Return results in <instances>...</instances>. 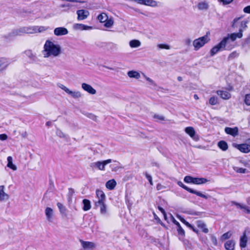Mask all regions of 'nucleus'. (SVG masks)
Listing matches in <instances>:
<instances>
[{
	"label": "nucleus",
	"mask_w": 250,
	"mask_h": 250,
	"mask_svg": "<svg viewBox=\"0 0 250 250\" xmlns=\"http://www.w3.org/2000/svg\"><path fill=\"white\" fill-rule=\"evenodd\" d=\"M95 206L97 208H100V211L101 214H105L107 213V206L105 201L95 202Z\"/></svg>",
	"instance_id": "obj_8"
},
{
	"label": "nucleus",
	"mask_w": 250,
	"mask_h": 250,
	"mask_svg": "<svg viewBox=\"0 0 250 250\" xmlns=\"http://www.w3.org/2000/svg\"><path fill=\"white\" fill-rule=\"evenodd\" d=\"M208 7V4L206 2H199L197 6L198 8L201 10H207Z\"/></svg>",
	"instance_id": "obj_29"
},
{
	"label": "nucleus",
	"mask_w": 250,
	"mask_h": 250,
	"mask_svg": "<svg viewBox=\"0 0 250 250\" xmlns=\"http://www.w3.org/2000/svg\"><path fill=\"white\" fill-rule=\"evenodd\" d=\"M242 45L243 46H250V34L246 39H244L242 42Z\"/></svg>",
	"instance_id": "obj_39"
},
{
	"label": "nucleus",
	"mask_w": 250,
	"mask_h": 250,
	"mask_svg": "<svg viewBox=\"0 0 250 250\" xmlns=\"http://www.w3.org/2000/svg\"><path fill=\"white\" fill-rule=\"evenodd\" d=\"M60 87L67 93H68V92L69 91V89L67 87H66L65 86H64L62 84H61V85Z\"/></svg>",
	"instance_id": "obj_54"
},
{
	"label": "nucleus",
	"mask_w": 250,
	"mask_h": 250,
	"mask_svg": "<svg viewBox=\"0 0 250 250\" xmlns=\"http://www.w3.org/2000/svg\"><path fill=\"white\" fill-rule=\"evenodd\" d=\"M158 209L161 212V213L164 215V216H166V212L165 210V209L161 207L158 206Z\"/></svg>",
	"instance_id": "obj_51"
},
{
	"label": "nucleus",
	"mask_w": 250,
	"mask_h": 250,
	"mask_svg": "<svg viewBox=\"0 0 250 250\" xmlns=\"http://www.w3.org/2000/svg\"><path fill=\"white\" fill-rule=\"evenodd\" d=\"M216 93L219 95L221 98L225 100L229 99L231 97L230 94L227 91L217 90Z\"/></svg>",
	"instance_id": "obj_16"
},
{
	"label": "nucleus",
	"mask_w": 250,
	"mask_h": 250,
	"mask_svg": "<svg viewBox=\"0 0 250 250\" xmlns=\"http://www.w3.org/2000/svg\"><path fill=\"white\" fill-rule=\"evenodd\" d=\"M234 170L237 173H245L247 172V169L242 167H236Z\"/></svg>",
	"instance_id": "obj_42"
},
{
	"label": "nucleus",
	"mask_w": 250,
	"mask_h": 250,
	"mask_svg": "<svg viewBox=\"0 0 250 250\" xmlns=\"http://www.w3.org/2000/svg\"><path fill=\"white\" fill-rule=\"evenodd\" d=\"M248 243V238L246 232H243L240 238V247L241 249L246 247Z\"/></svg>",
	"instance_id": "obj_13"
},
{
	"label": "nucleus",
	"mask_w": 250,
	"mask_h": 250,
	"mask_svg": "<svg viewBox=\"0 0 250 250\" xmlns=\"http://www.w3.org/2000/svg\"><path fill=\"white\" fill-rule=\"evenodd\" d=\"M153 118L160 121H165V117L158 114H154L153 116Z\"/></svg>",
	"instance_id": "obj_46"
},
{
	"label": "nucleus",
	"mask_w": 250,
	"mask_h": 250,
	"mask_svg": "<svg viewBox=\"0 0 250 250\" xmlns=\"http://www.w3.org/2000/svg\"><path fill=\"white\" fill-rule=\"evenodd\" d=\"M95 166L97 167L99 170H104L105 169V165L103 161H98L95 163Z\"/></svg>",
	"instance_id": "obj_31"
},
{
	"label": "nucleus",
	"mask_w": 250,
	"mask_h": 250,
	"mask_svg": "<svg viewBox=\"0 0 250 250\" xmlns=\"http://www.w3.org/2000/svg\"><path fill=\"white\" fill-rule=\"evenodd\" d=\"M9 65V62L7 59L5 58H0V71H2L7 67Z\"/></svg>",
	"instance_id": "obj_17"
},
{
	"label": "nucleus",
	"mask_w": 250,
	"mask_h": 250,
	"mask_svg": "<svg viewBox=\"0 0 250 250\" xmlns=\"http://www.w3.org/2000/svg\"><path fill=\"white\" fill-rule=\"evenodd\" d=\"M145 176H146V178L147 179V180L148 181L150 185L151 186H152L153 185V183L152 178L151 176L149 174H148V173H146Z\"/></svg>",
	"instance_id": "obj_44"
},
{
	"label": "nucleus",
	"mask_w": 250,
	"mask_h": 250,
	"mask_svg": "<svg viewBox=\"0 0 250 250\" xmlns=\"http://www.w3.org/2000/svg\"><path fill=\"white\" fill-rule=\"evenodd\" d=\"M77 13L79 16H88L89 14L87 11L83 9L78 10Z\"/></svg>",
	"instance_id": "obj_40"
},
{
	"label": "nucleus",
	"mask_w": 250,
	"mask_h": 250,
	"mask_svg": "<svg viewBox=\"0 0 250 250\" xmlns=\"http://www.w3.org/2000/svg\"><path fill=\"white\" fill-rule=\"evenodd\" d=\"M116 182L114 179L108 180L105 184L106 188L109 189H113L116 186Z\"/></svg>",
	"instance_id": "obj_20"
},
{
	"label": "nucleus",
	"mask_w": 250,
	"mask_h": 250,
	"mask_svg": "<svg viewBox=\"0 0 250 250\" xmlns=\"http://www.w3.org/2000/svg\"><path fill=\"white\" fill-rule=\"evenodd\" d=\"M232 235L230 231H228L226 233H224L221 237V239L222 240H225L228 239H229Z\"/></svg>",
	"instance_id": "obj_38"
},
{
	"label": "nucleus",
	"mask_w": 250,
	"mask_h": 250,
	"mask_svg": "<svg viewBox=\"0 0 250 250\" xmlns=\"http://www.w3.org/2000/svg\"><path fill=\"white\" fill-rule=\"evenodd\" d=\"M129 45L133 48L137 47L141 45V42L139 40H133L129 42Z\"/></svg>",
	"instance_id": "obj_33"
},
{
	"label": "nucleus",
	"mask_w": 250,
	"mask_h": 250,
	"mask_svg": "<svg viewBox=\"0 0 250 250\" xmlns=\"http://www.w3.org/2000/svg\"><path fill=\"white\" fill-rule=\"evenodd\" d=\"M248 21H242L241 22L240 27L239 29V31L238 33L241 32L242 34H243V31L247 27Z\"/></svg>",
	"instance_id": "obj_34"
},
{
	"label": "nucleus",
	"mask_w": 250,
	"mask_h": 250,
	"mask_svg": "<svg viewBox=\"0 0 250 250\" xmlns=\"http://www.w3.org/2000/svg\"><path fill=\"white\" fill-rule=\"evenodd\" d=\"M80 242L83 248L85 250H93L96 247L95 244L92 242L85 241L82 239L80 240Z\"/></svg>",
	"instance_id": "obj_7"
},
{
	"label": "nucleus",
	"mask_w": 250,
	"mask_h": 250,
	"mask_svg": "<svg viewBox=\"0 0 250 250\" xmlns=\"http://www.w3.org/2000/svg\"><path fill=\"white\" fill-rule=\"evenodd\" d=\"M196 224L197 227L204 233H208L209 230L207 228V225L203 220H199L196 221Z\"/></svg>",
	"instance_id": "obj_9"
},
{
	"label": "nucleus",
	"mask_w": 250,
	"mask_h": 250,
	"mask_svg": "<svg viewBox=\"0 0 250 250\" xmlns=\"http://www.w3.org/2000/svg\"><path fill=\"white\" fill-rule=\"evenodd\" d=\"M98 20L101 23H104V27L107 28L111 27L113 24V20L111 17H97Z\"/></svg>",
	"instance_id": "obj_5"
},
{
	"label": "nucleus",
	"mask_w": 250,
	"mask_h": 250,
	"mask_svg": "<svg viewBox=\"0 0 250 250\" xmlns=\"http://www.w3.org/2000/svg\"><path fill=\"white\" fill-rule=\"evenodd\" d=\"M241 17H239L238 18H236V19H235L233 20V23H232V26L233 27H235L236 22L237 21H238L240 20V19Z\"/></svg>",
	"instance_id": "obj_56"
},
{
	"label": "nucleus",
	"mask_w": 250,
	"mask_h": 250,
	"mask_svg": "<svg viewBox=\"0 0 250 250\" xmlns=\"http://www.w3.org/2000/svg\"><path fill=\"white\" fill-rule=\"evenodd\" d=\"M211 240L214 246H217L218 245V241L217 238L213 235L210 236Z\"/></svg>",
	"instance_id": "obj_43"
},
{
	"label": "nucleus",
	"mask_w": 250,
	"mask_h": 250,
	"mask_svg": "<svg viewBox=\"0 0 250 250\" xmlns=\"http://www.w3.org/2000/svg\"><path fill=\"white\" fill-rule=\"evenodd\" d=\"M193 97H194V99L196 100H197L199 99V97L197 94H194Z\"/></svg>",
	"instance_id": "obj_62"
},
{
	"label": "nucleus",
	"mask_w": 250,
	"mask_h": 250,
	"mask_svg": "<svg viewBox=\"0 0 250 250\" xmlns=\"http://www.w3.org/2000/svg\"><path fill=\"white\" fill-rule=\"evenodd\" d=\"M177 231L178 234L179 236V238L184 239L185 237V231L183 228L181 226H179V227L177 228Z\"/></svg>",
	"instance_id": "obj_28"
},
{
	"label": "nucleus",
	"mask_w": 250,
	"mask_h": 250,
	"mask_svg": "<svg viewBox=\"0 0 250 250\" xmlns=\"http://www.w3.org/2000/svg\"><path fill=\"white\" fill-rule=\"evenodd\" d=\"M177 80H178V81H182V80H183V78H182V77H181V76H178V77H177Z\"/></svg>",
	"instance_id": "obj_63"
},
{
	"label": "nucleus",
	"mask_w": 250,
	"mask_h": 250,
	"mask_svg": "<svg viewBox=\"0 0 250 250\" xmlns=\"http://www.w3.org/2000/svg\"><path fill=\"white\" fill-rule=\"evenodd\" d=\"M239 56V53H237L236 51H234L231 52L229 56L228 59L229 60H232Z\"/></svg>",
	"instance_id": "obj_41"
},
{
	"label": "nucleus",
	"mask_w": 250,
	"mask_h": 250,
	"mask_svg": "<svg viewBox=\"0 0 250 250\" xmlns=\"http://www.w3.org/2000/svg\"><path fill=\"white\" fill-rule=\"evenodd\" d=\"M208 180L205 178H198L194 177V185H201L206 183Z\"/></svg>",
	"instance_id": "obj_23"
},
{
	"label": "nucleus",
	"mask_w": 250,
	"mask_h": 250,
	"mask_svg": "<svg viewBox=\"0 0 250 250\" xmlns=\"http://www.w3.org/2000/svg\"><path fill=\"white\" fill-rule=\"evenodd\" d=\"M226 250H234L235 248V242L232 240L226 241L224 244Z\"/></svg>",
	"instance_id": "obj_18"
},
{
	"label": "nucleus",
	"mask_w": 250,
	"mask_h": 250,
	"mask_svg": "<svg viewBox=\"0 0 250 250\" xmlns=\"http://www.w3.org/2000/svg\"><path fill=\"white\" fill-rule=\"evenodd\" d=\"M83 24L81 23H76L74 25V27L76 29H79L81 30V28L83 27Z\"/></svg>",
	"instance_id": "obj_48"
},
{
	"label": "nucleus",
	"mask_w": 250,
	"mask_h": 250,
	"mask_svg": "<svg viewBox=\"0 0 250 250\" xmlns=\"http://www.w3.org/2000/svg\"><path fill=\"white\" fill-rule=\"evenodd\" d=\"M225 131L227 134L230 135L233 137H235L238 134V128L237 127L233 128L226 127L225 128Z\"/></svg>",
	"instance_id": "obj_10"
},
{
	"label": "nucleus",
	"mask_w": 250,
	"mask_h": 250,
	"mask_svg": "<svg viewBox=\"0 0 250 250\" xmlns=\"http://www.w3.org/2000/svg\"><path fill=\"white\" fill-rule=\"evenodd\" d=\"M243 37V34L240 33H233L228 34L222 40L216 45L213 47L210 51V55L212 56L221 50H230L234 48L233 42L237 38L240 39Z\"/></svg>",
	"instance_id": "obj_1"
},
{
	"label": "nucleus",
	"mask_w": 250,
	"mask_h": 250,
	"mask_svg": "<svg viewBox=\"0 0 250 250\" xmlns=\"http://www.w3.org/2000/svg\"><path fill=\"white\" fill-rule=\"evenodd\" d=\"M173 222L176 226L177 228L179 227V226H181L180 224L174 219L173 221Z\"/></svg>",
	"instance_id": "obj_58"
},
{
	"label": "nucleus",
	"mask_w": 250,
	"mask_h": 250,
	"mask_svg": "<svg viewBox=\"0 0 250 250\" xmlns=\"http://www.w3.org/2000/svg\"><path fill=\"white\" fill-rule=\"evenodd\" d=\"M42 52L44 58L57 57L60 54L61 48L59 45L54 44L50 40H47L44 44Z\"/></svg>",
	"instance_id": "obj_2"
},
{
	"label": "nucleus",
	"mask_w": 250,
	"mask_h": 250,
	"mask_svg": "<svg viewBox=\"0 0 250 250\" xmlns=\"http://www.w3.org/2000/svg\"><path fill=\"white\" fill-rule=\"evenodd\" d=\"M218 146L223 151H226L228 149V145L227 143L223 140L220 141L218 143Z\"/></svg>",
	"instance_id": "obj_24"
},
{
	"label": "nucleus",
	"mask_w": 250,
	"mask_h": 250,
	"mask_svg": "<svg viewBox=\"0 0 250 250\" xmlns=\"http://www.w3.org/2000/svg\"><path fill=\"white\" fill-rule=\"evenodd\" d=\"M54 32L56 36H62L67 34L68 30L64 27H57L54 29Z\"/></svg>",
	"instance_id": "obj_12"
},
{
	"label": "nucleus",
	"mask_w": 250,
	"mask_h": 250,
	"mask_svg": "<svg viewBox=\"0 0 250 250\" xmlns=\"http://www.w3.org/2000/svg\"><path fill=\"white\" fill-rule=\"evenodd\" d=\"M209 103L211 105H216L218 103V98L216 97L212 96L209 99Z\"/></svg>",
	"instance_id": "obj_36"
},
{
	"label": "nucleus",
	"mask_w": 250,
	"mask_h": 250,
	"mask_svg": "<svg viewBox=\"0 0 250 250\" xmlns=\"http://www.w3.org/2000/svg\"><path fill=\"white\" fill-rule=\"evenodd\" d=\"M233 203L237 208L242 209L247 214H250V208L249 207L235 202H233Z\"/></svg>",
	"instance_id": "obj_14"
},
{
	"label": "nucleus",
	"mask_w": 250,
	"mask_h": 250,
	"mask_svg": "<svg viewBox=\"0 0 250 250\" xmlns=\"http://www.w3.org/2000/svg\"><path fill=\"white\" fill-rule=\"evenodd\" d=\"M103 14L105 15V16H107V14H106L104 13H102L99 14L98 16H103Z\"/></svg>",
	"instance_id": "obj_64"
},
{
	"label": "nucleus",
	"mask_w": 250,
	"mask_h": 250,
	"mask_svg": "<svg viewBox=\"0 0 250 250\" xmlns=\"http://www.w3.org/2000/svg\"><path fill=\"white\" fill-rule=\"evenodd\" d=\"M177 185L182 188L184 189L185 190L188 192L189 193L195 194L205 199H208L211 197V196L209 195L204 194L200 191L195 190L192 188L188 187V186L184 185L181 181H178L177 182Z\"/></svg>",
	"instance_id": "obj_3"
},
{
	"label": "nucleus",
	"mask_w": 250,
	"mask_h": 250,
	"mask_svg": "<svg viewBox=\"0 0 250 250\" xmlns=\"http://www.w3.org/2000/svg\"><path fill=\"white\" fill-rule=\"evenodd\" d=\"M210 39L208 36V33L207 34L203 37H200L197 39H195L193 42V45L194 47L195 50H198L201 47L203 46L206 43L208 42Z\"/></svg>",
	"instance_id": "obj_4"
},
{
	"label": "nucleus",
	"mask_w": 250,
	"mask_h": 250,
	"mask_svg": "<svg viewBox=\"0 0 250 250\" xmlns=\"http://www.w3.org/2000/svg\"><path fill=\"white\" fill-rule=\"evenodd\" d=\"M57 206L59 208V210L60 213L62 214L66 215V212L67 211V208L65 206H64L61 203L58 202L57 204Z\"/></svg>",
	"instance_id": "obj_27"
},
{
	"label": "nucleus",
	"mask_w": 250,
	"mask_h": 250,
	"mask_svg": "<svg viewBox=\"0 0 250 250\" xmlns=\"http://www.w3.org/2000/svg\"><path fill=\"white\" fill-rule=\"evenodd\" d=\"M68 94L71 95L73 98H78L81 96V94L79 92L72 91L69 90L68 92Z\"/></svg>",
	"instance_id": "obj_37"
},
{
	"label": "nucleus",
	"mask_w": 250,
	"mask_h": 250,
	"mask_svg": "<svg viewBox=\"0 0 250 250\" xmlns=\"http://www.w3.org/2000/svg\"><path fill=\"white\" fill-rule=\"evenodd\" d=\"M82 87L85 91L91 94H95L96 93V90L88 84L83 83L82 84Z\"/></svg>",
	"instance_id": "obj_15"
},
{
	"label": "nucleus",
	"mask_w": 250,
	"mask_h": 250,
	"mask_svg": "<svg viewBox=\"0 0 250 250\" xmlns=\"http://www.w3.org/2000/svg\"><path fill=\"white\" fill-rule=\"evenodd\" d=\"M45 215L48 221L51 222L52 221V216L53 215V210L49 207H47L45 210Z\"/></svg>",
	"instance_id": "obj_19"
},
{
	"label": "nucleus",
	"mask_w": 250,
	"mask_h": 250,
	"mask_svg": "<svg viewBox=\"0 0 250 250\" xmlns=\"http://www.w3.org/2000/svg\"><path fill=\"white\" fill-rule=\"evenodd\" d=\"M92 27L90 26L85 25L84 24L83 25V27L81 28V30H89L92 29Z\"/></svg>",
	"instance_id": "obj_53"
},
{
	"label": "nucleus",
	"mask_w": 250,
	"mask_h": 250,
	"mask_svg": "<svg viewBox=\"0 0 250 250\" xmlns=\"http://www.w3.org/2000/svg\"><path fill=\"white\" fill-rule=\"evenodd\" d=\"M4 186H0V200L3 201L4 200L8 199L9 195L5 193L4 191Z\"/></svg>",
	"instance_id": "obj_21"
},
{
	"label": "nucleus",
	"mask_w": 250,
	"mask_h": 250,
	"mask_svg": "<svg viewBox=\"0 0 250 250\" xmlns=\"http://www.w3.org/2000/svg\"><path fill=\"white\" fill-rule=\"evenodd\" d=\"M127 75L130 78H134L138 79L140 78V74L136 71H129L127 72Z\"/></svg>",
	"instance_id": "obj_26"
},
{
	"label": "nucleus",
	"mask_w": 250,
	"mask_h": 250,
	"mask_svg": "<svg viewBox=\"0 0 250 250\" xmlns=\"http://www.w3.org/2000/svg\"><path fill=\"white\" fill-rule=\"evenodd\" d=\"M185 131L187 134L189 135L190 137L193 138L195 135V131L193 127L188 126L187 127Z\"/></svg>",
	"instance_id": "obj_25"
},
{
	"label": "nucleus",
	"mask_w": 250,
	"mask_h": 250,
	"mask_svg": "<svg viewBox=\"0 0 250 250\" xmlns=\"http://www.w3.org/2000/svg\"><path fill=\"white\" fill-rule=\"evenodd\" d=\"M158 46L161 49H169L170 48L169 46L166 44H160L158 45Z\"/></svg>",
	"instance_id": "obj_47"
},
{
	"label": "nucleus",
	"mask_w": 250,
	"mask_h": 250,
	"mask_svg": "<svg viewBox=\"0 0 250 250\" xmlns=\"http://www.w3.org/2000/svg\"><path fill=\"white\" fill-rule=\"evenodd\" d=\"M83 209L84 211H87L89 210L91 208V203L90 201L87 199H84L83 200Z\"/></svg>",
	"instance_id": "obj_22"
},
{
	"label": "nucleus",
	"mask_w": 250,
	"mask_h": 250,
	"mask_svg": "<svg viewBox=\"0 0 250 250\" xmlns=\"http://www.w3.org/2000/svg\"><path fill=\"white\" fill-rule=\"evenodd\" d=\"M179 219L180 220V221L183 223L184 224V223H185L186 220L183 217L180 216L179 217H178Z\"/></svg>",
	"instance_id": "obj_60"
},
{
	"label": "nucleus",
	"mask_w": 250,
	"mask_h": 250,
	"mask_svg": "<svg viewBox=\"0 0 250 250\" xmlns=\"http://www.w3.org/2000/svg\"><path fill=\"white\" fill-rule=\"evenodd\" d=\"M223 4H227L230 3L233 0H219Z\"/></svg>",
	"instance_id": "obj_55"
},
{
	"label": "nucleus",
	"mask_w": 250,
	"mask_h": 250,
	"mask_svg": "<svg viewBox=\"0 0 250 250\" xmlns=\"http://www.w3.org/2000/svg\"><path fill=\"white\" fill-rule=\"evenodd\" d=\"M87 17H77V19L79 21L83 20L86 19Z\"/></svg>",
	"instance_id": "obj_61"
},
{
	"label": "nucleus",
	"mask_w": 250,
	"mask_h": 250,
	"mask_svg": "<svg viewBox=\"0 0 250 250\" xmlns=\"http://www.w3.org/2000/svg\"><path fill=\"white\" fill-rule=\"evenodd\" d=\"M245 103L248 105H250V94H246L245 98Z\"/></svg>",
	"instance_id": "obj_45"
},
{
	"label": "nucleus",
	"mask_w": 250,
	"mask_h": 250,
	"mask_svg": "<svg viewBox=\"0 0 250 250\" xmlns=\"http://www.w3.org/2000/svg\"><path fill=\"white\" fill-rule=\"evenodd\" d=\"M194 177L191 176H186L184 178V181L188 184H192L194 183Z\"/></svg>",
	"instance_id": "obj_35"
},
{
	"label": "nucleus",
	"mask_w": 250,
	"mask_h": 250,
	"mask_svg": "<svg viewBox=\"0 0 250 250\" xmlns=\"http://www.w3.org/2000/svg\"><path fill=\"white\" fill-rule=\"evenodd\" d=\"M184 224H185L187 227L189 228L190 229H191L194 232H195L196 234H198L199 231V230L196 229L193 226H192L191 224H190L188 222L186 221L185 223H184Z\"/></svg>",
	"instance_id": "obj_32"
},
{
	"label": "nucleus",
	"mask_w": 250,
	"mask_h": 250,
	"mask_svg": "<svg viewBox=\"0 0 250 250\" xmlns=\"http://www.w3.org/2000/svg\"><path fill=\"white\" fill-rule=\"evenodd\" d=\"M96 196L98 199L96 202L105 201L106 196L103 190L100 189H96Z\"/></svg>",
	"instance_id": "obj_11"
},
{
	"label": "nucleus",
	"mask_w": 250,
	"mask_h": 250,
	"mask_svg": "<svg viewBox=\"0 0 250 250\" xmlns=\"http://www.w3.org/2000/svg\"><path fill=\"white\" fill-rule=\"evenodd\" d=\"M165 188V187L160 183L158 184L156 186V189L157 190H160Z\"/></svg>",
	"instance_id": "obj_52"
},
{
	"label": "nucleus",
	"mask_w": 250,
	"mask_h": 250,
	"mask_svg": "<svg viewBox=\"0 0 250 250\" xmlns=\"http://www.w3.org/2000/svg\"><path fill=\"white\" fill-rule=\"evenodd\" d=\"M8 138L7 135L6 134H0V140L2 141L6 140Z\"/></svg>",
	"instance_id": "obj_50"
},
{
	"label": "nucleus",
	"mask_w": 250,
	"mask_h": 250,
	"mask_svg": "<svg viewBox=\"0 0 250 250\" xmlns=\"http://www.w3.org/2000/svg\"><path fill=\"white\" fill-rule=\"evenodd\" d=\"M233 146L242 153H248L250 152V145L248 144H233Z\"/></svg>",
	"instance_id": "obj_6"
},
{
	"label": "nucleus",
	"mask_w": 250,
	"mask_h": 250,
	"mask_svg": "<svg viewBox=\"0 0 250 250\" xmlns=\"http://www.w3.org/2000/svg\"><path fill=\"white\" fill-rule=\"evenodd\" d=\"M111 161H112L111 159H107V160L103 161L105 166L109 163H110L111 162Z\"/></svg>",
	"instance_id": "obj_59"
},
{
	"label": "nucleus",
	"mask_w": 250,
	"mask_h": 250,
	"mask_svg": "<svg viewBox=\"0 0 250 250\" xmlns=\"http://www.w3.org/2000/svg\"><path fill=\"white\" fill-rule=\"evenodd\" d=\"M243 11L246 14H250V5L245 7L243 9Z\"/></svg>",
	"instance_id": "obj_49"
},
{
	"label": "nucleus",
	"mask_w": 250,
	"mask_h": 250,
	"mask_svg": "<svg viewBox=\"0 0 250 250\" xmlns=\"http://www.w3.org/2000/svg\"><path fill=\"white\" fill-rule=\"evenodd\" d=\"M47 29L46 28H45L44 26H40L39 27L38 30L40 32L45 31Z\"/></svg>",
	"instance_id": "obj_57"
},
{
	"label": "nucleus",
	"mask_w": 250,
	"mask_h": 250,
	"mask_svg": "<svg viewBox=\"0 0 250 250\" xmlns=\"http://www.w3.org/2000/svg\"><path fill=\"white\" fill-rule=\"evenodd\" d=\"M7 161H8V164H7V167L12 169L15 170L17 169L16 166L13 164L12 162V158L11 156H9L7 158Z\"/></svg>",
	"instance_id": "obj_30"
}]
</instances>
